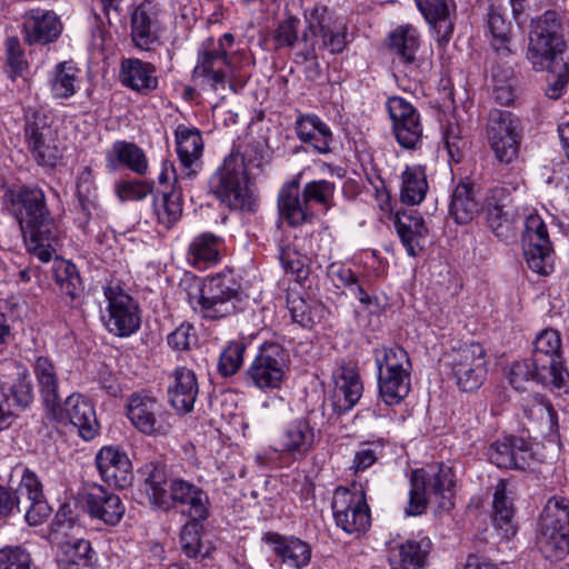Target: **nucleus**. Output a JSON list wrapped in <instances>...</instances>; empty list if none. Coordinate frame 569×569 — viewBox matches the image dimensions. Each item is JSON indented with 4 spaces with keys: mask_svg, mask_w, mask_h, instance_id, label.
I'll list each match as a JSON object with an SVG mask.
<instances>
[{
    "mask_svg": "<svg viewBox=\"0 0 569 569\" xmlns=\"http://www.w3.org/2000/svg\"><path fill=\"white\" fill-rule=\"evenodd\" d=\"M170 505L183 507L182 513L189 519L207 520L210 515L211 502L207 491L181 477L169 480L168 507Z\"/></svg>",
    "mask_w": 569,
    "mask_h": 569,
    "instance_id": "nucleus-17",
    "label": "nucleus"
},
{
    "mask_svg": "<svg viewBox=\"0 0 569 569\" xmlns=\"http://www.w3.org/2000/svg\"><path fill=\"white\" fill-rule=\"evenodd\" d=\"M546 69L555 78L549 83L546 93L551 99H558L569 82V58L550 61Z\"/></svg>",
    "mask_w": 569,
    "mask_h": 569,
    "instance_id": "nucleus-59",
    "label": "nucleus"
},
{
    "mask_svg": "<svg viewBox=\"0 0 569 569\" xmlns=\"http://www.w3.org/2000/svg\"><path fill=\"white\" fill-rule=\"evenodd\" d=\"M295 132L301 142L319 154L332 152L333 133L319 116L299 112L295 121Z\"/></svg>",
    "mask_w": 569,
    "mask_h": 569,
    "instance_id": "nucleus-30",
    "label": "nucleus"
},
{
    "mask_svg": "<svg viewBox=\"0 0 569 569\" xmlns=\"http://www.w3.org/2000/svg\"><path fill=\"white\" fill-rule=\"evenodd\" d=\"M551 356L561 358V338L558 331L543 330L533 342L531 357Z\"/></svg>",
    "mask_w": 569,
    "mask_h": 569,
    "instance_id": "nucleus-62",
    "label": "nucleus"
},
{
    "mask_svg": "<svg viewBox=\"0 0 569 569\" xmlns=\"http://www.w3.org/2000/svg\"><path fill=\"white\" fill-rule=\"evenodd\" d=\"M492 525L502 539H511L518 532L513 502L507 495V485L500 480L495 487L491 510Z\"/></svg>",
    "mask_w": 569,
    "mask_h": 569,
    "instance_id": "nucleus-37",
    "label": "nucleus"
},
{
    "mask_svg": "<svg viewBox=\"0 0 569 569\" xmlns=\"http://www.w3.org/2000/svg\"><path fill=\"white\" fill-rule=\"evenodd\" d=\"M451 378L462 391H475L485 381L488 368L486 351L480 343L465 345L449 353Z\"/></svg>",
    "mask_w": 569,
    "mask_h": 569,
    "instance_id": "nucleus-13",
    "label": "nucleus"
},
{
    "mask_svg": "<svg viewBox=\"0 0 569 569\" xmlns=\"http://www.w3.org/2000/svg\"><path fill=\"white\" fill-rule=\"evenodd\" d=\"M520 122L509 111L493 109L489 113L487 138L496 158L506 164L518 158L521 134Z\"/></svg>",
    "mask_w": 569,
    "mask_h": 569,
    "instance_id": "nucleus-12",
    "label": "nucleus"
},
{
    "mask_svg": "<svg viewBox=\"0 0 569 569\" xmlns=\"http://www.w3.org/2000/svg\"><path fill=\"white\" fill-rule=\"evenodd\" d=\"M119 81L123 87L142 96H148L159 84L156 66L139 58H122Z\"/></svg>",
    "mask_w": 569,
    "mask_h": 569,
    "instance_id": "nucleus-29",
    "label": "nucleus"
},
{
    "mask_svg": "<svg viewBox=\"0 0 569 569\" xmlns=\"http://www.w3.org/2000/svg\"><path fill=\"white\" fill-rule=\"evenodd\" d=\"M395 227L407 253L417 257L422 251L428 234L423 217L412 210L398 212Z\"/></svg>",
    "mask_w": 569,
    "mask_h": 569,
    "instance_id": "nucleus-36",
    "label": "nucleus"
},
{
    "mask_svg": "<svg viewBox=\"0 0 569 569\" xmlns=\"http://www.w3.org/2000/svg\"><path fill=\"white\" fill-rule=\"evenodd\" d=\"M161 24L158 10L150 1L141 2L131 13L130 37L140 50H150L160 39Z\"/></svg>",
    "mask_w": 569,
    "mask_h": 569,
    "instance_id": "nucleus-28",
    "label": "nucleus"
},
{
    "mask_svg": "<svg viewBox=\"0 0 569 569\" xmlns=\"http://www.w3.org/2000/svg\"><path fill=\"white\" fill-rule=\"evenodd\" d=\"M81 83V70L72 61L57 63L48 74L51 97L66 100L73 97Z\"/></svg>",
    "mask_w": 569,
    "mask_h": 569,
    "instance_id": "nucleus-40",
    "label": "nucleus"
},
{
    "mask_svg": "<svg viewBox=\"0 0 569 569\" xmlns=\"http://www.w3.org/2000/svg\"><path fill=\"white\" fill-rule=\"evenodd\" d=\"M419 46V32L411 24L399 26L389 34V49L397 56L405 74L413 81L422 79V61L417 58Z\"/></svg>",
    "mask_w": 569,
    "mask_h": 569,
    "instance_id": "nucleus-20",
    "label": "nucleus"
},
{
    "mask_svg": "<svg viewBox=\"0 0 569 569\" xmlns=\"http://www.w3.org/2000/svg\"><path fill=\"white\" fill-rule=\"evenodd\" d=\"M373 355L378 373L406 372L412 369L407 351L399 346L376 348Z\"/></svg>",
    "mask_w": 569,
    "mask_h": 569,
    "instance_id": "nucleus-52",
    "label": "nucleus"
},
{
    "mask_svg": "<svg viewBox=\"0 0 569 569\" xmlns=\"http://www.w3.org/2000/svg\"><path fill=\"white\" fill-rule=\"evenodd\" d=\"M455 473L445 463H432L412 470L410 476L408 516H420L427 506L449 510L453 506Z\"/></svg>",
    "mask_w": 569,
    "mask_h": 569,
    "instance_id": "nucleus-3",
    "label": "nucleus"
},
{
    "mask_svg": "<svg viewBox=\"0 0 569 569\" xmlns=\"http://www.w3.org/2000/svg\"><path fill=\"white\" fill-rule=\"evenodd\" d=\"M88 515L108 526L118 525L124 516L126 507L118 495L100 485H93L83 495Z\"/></svg>",
    "mask_w": 569,
    "mask_h": 569,
    "instance_id": "nucleus-23",
    "label": "nucleus"
},
{
    "mask_svg": "<svg viewBox=\"0 0 569 569\" xmlns=\"http://www.w3.org/2000/svg\"><path fill=\"white\" fill-rule=\"evenodd\" d=\"M7 209L19 224L27 251L49 262L59 244V229L39 187L22 186L4 194Z\"/></svg>",
    "mask_w": 569,
    "mask_h": 569,
    "instance_id": "nucleus-1",
    "label": "nucleus"
},
{
    "mask_svg": "<svg viewBox=\"0 0 569 569\" xmlns=\"http://www.w3.org/2000/svg\"><path fill=\"white\" fill-rule=\"evenodd\" d=\"M481 210V200L469 181H461L451 194L449 213L458 224L472 221Z\"/></svg>",
    "mask_w": 569,
    "mask_h": 569,
    "instance_id": "nucleus-42",
    "label": "nucleus"
},
{
    "mask_svg": "<svg viewBox=\"0 0 569 569\" xmlns=\"http://www.w3.org/2000/svg\"><path fill=\"white\" fill-rule=\"evenodd\" d=\"M153 191V183L148 181H120L114 186V192L121 202L141 201Z\"/></svg>",
    "mask_w": 569,
    "mask_h": 569,
    "instance_id": "nucleus-60",
    "label": "nucleus"
},
{
    "mask_svg": "<svg viewBox=\"0 0 569 569\" xmlns=\"http://www.w3.org/2000/svg\"><path fill=\"white\" fill-rule=\"evenodd\" d=\"M139 473L143 478V488L151 505L167 509L169 483L167 485L166 467L161 462L144 463Z\"/></svg>",
    "mask_w": 569,
    "mask_h": 569,
    "instance_id": "nucleus-43",
    "label": "nucleus"
},
{
    "mask_svg": "<svg viewBox=\"0 0 569 569\" xmlns=\"http://www.w3.org/2000/svg\"><path fill=\"white\" fill-rule=\"evenodd\" d=\"M152 209L157 224L169 230L182 216V196L176 190L164 192L154 197Z\"/></svg>",
    "mask_w": 569,
    "mask_h": 569,
    "instance_id": "nucleus-51",
    "label": "nucleus"
},
{
    "mask_svg": "<svg viewBox=\"0 0 569 569\" xmlns=\"http://www.w3.org/2000/svg\"><path fill=\"white\" fill-rule=\"evenodd\" d=\"M411 371L378 373L379 396L387 406H396L410 392Z\"/></svg>",
    "mask_w": 569,
    "mask_h": 569,
    "instance_id": "nucleus-49",
    "label": "nucleus"
},
{
    "mask_svg": "<svg viewBox=\"0 0 569 569\" xmlns=\"http://www.w3.org/2000/svg\"><path fill=\"white\" fill-rule=\"evenodd\" d=\"M397 142L405 149H417L422 142L423 127L421 117L416 116L391 126Z\"/></svg>",
    "mask_w": 569,
    "mask_h": 569,
    "instance_id": "nucleus-55",
    "label": "nucleus"
},
{
    "mask_svg": "<svg viewBox=\"0 0 569 569\" xmlns=\"http://www.w3.org/2000/svg\"><path fill=\"white\" fill-rule=\"evenodd\" d=\"M104 162L108 172H117L120 168H126L138 176H144L149 169L143 149L126 140H116L106 150Z\"/></svg>",
    "mask_w": 569,
    "mask_h": 569,
    "instance_id": "nucleus-31",
    "label": "nucleus"
},
{
    "mask_svg": "<svg viewBox=\"0 0 569 569\" xmlns=\"http://www.w3.org/2000/svg\"><path fill=\"white\" fill-rule=\"evenodd\" d=\"M442 142L449 159L460 162L463 158L467 140L457 122H448L442 129Z\"/></svg>",
    "mask_w": 569,
    "mask_h": 569,
    "instance_id": "nucleus-57",
    "label": "nucleus"
},
{
    "mask_svg": "<svg viewBox=\"0 0 569 569\" xmlns=\"http://www.w3.org/2000/svg\"><path fill=\"white\" fill-rule=\"evenodd\" d=\"M522 246L528 268L533 272L547 276L553 269V250L547 224L537 213L526 218Z\"/></svg>",
    "mask_w": 569,
    "mask_h": 569,
    "instance_id": "nucleus-14",
    "label": "nucleus"
},
{
    "mask_svg": "<svg viewBox=\"0 0 569 569\" xmlns=\"http://www.w3.org/2000/svg\"><path fill=\"white\" fill-rule=\"evenodd\" d=\"M383 446L380 442H363L355 452L351 469L356 475L370 468L382 453Z\"/></svg>",
    "mask_w": 569,
    "mask_h": 569,
    "instance_id": "nucleus-64",
    "label": "nucleus"
},
{
    "mask_svg": "<svg viewBox=\"0 0 569 569\" xmlns=\"http://www.w3.org/2000/svg\"><path fill=\"white\" fill-rule=\"evenodd\" d=\"M77 198L81 209L80 216L77 218L81 227H86L91 219V211L98 206L97 187L94 182V173L90 167L80 169L77 176Z\"/></svg>",
    "mask_w": 569,
    "mask_h": 569,
    "instance_id": "nucleus-48",
    "label": "nucleus"
},
{
    "mask_svg": "<svg viewBox=\"0 0 569 569\" xmlns=\"http://www.w3.org/2000/svg\"><path fill=\"white\" fill-rule=\"evenodd\" d=\"M315 430L306 418H297L290 421L280 436L282 451L290 456L305 457L313 448Z\"/></svg>",
    "mask_w": 569,
    "mask_h": 569,
    "instance_id": "nucleus-38",
    "label": "nucleus"
},
{
    "mask_svg": "<svg viewBox=\"0 0 569 569\" xmlns=\"http://www.w3.org/2000/svg\"><path fill=\"white\" fill-rule=\"evenodd\" d=\"M301 192L309 206L313 202L329 210L333 206L336 186L325 179L312 180L303 186Z\"/></svg>",
    "mask_w": 569,
    "mask_h": 569,
    "instance_id": "nucleus-56",
    "label": "nucleus"
},
{
    "mask_svg": "<svg viewBox=\"0 0 569 569\" xmlns=\"http://www.w3.org/2000/svg\"><path fill=\"white\" fill-rule=\"evenodd\" d=\"M246 349L247 345L242 340H232L228 342L219 357V375L224 378L236 375L243 363Z\"/></svg>",
    "mask_w": 569,
    "mask_h": 569,
    "instance_id": "nucleus-54",
    "label": "nucleus"
},
{
    "mask_svg": "<svg viewBox=\"0 0 569 569\" xmlns=\"http://www.w3.org/2000/svg\"><path fill=\"white\" fill-rule=\"evenodd\" d=\"M223 247L221 237L202 232L192 238L188 246L187 259L197 269H207L220 260Z\"/></svg>",
    "mask_w": 569,
    "mask_h": 569,
    "instance_id": "nucleus-41",
    "label": "nucleus"
},
{
    "mask_svg": "<svg viewBox=\"0 0 569 569\" xmlns=\"http://www.w3.org/2000/svg\"><path fill=\"white\" fill-rule=\"evenodd\" d=\"M428 181L421 166H407L401 173L400 200L408 206L421 203L428 191Z\"/></svg>",
    "mask_w": 569,
    "mask_h": 569,
    "instance_id": "nucleus-47",
    "label": "nucleus"
},
{
    "mask_svg": "<svg viewBox=\"0 0 569 569\" xmlns=\"http://www.w3.org/2000/svg\"><path fill=\"white\" fill-rule=\"evenodd\" d=\"M331 509L337 527L348 535L360 537L371 526L370 508L362 489L338 487L332 496Z\"/></svg>",
    "mask_w": 569,
    "mask_h": 569,
    "instance_id": "nucleus-9",
    "label": "nucleus"
},
{
    "mask_svg": "<svg viewBox=\"0 0 569 569\" xmlns=\"http://www.w3.org/2000/svg\"><path fill=\"white\" fill-rule=\"evenodd\" d=\"M526 58L536 71L545 70L550 61L569 58L565 52L561 14L547 10L530 22Z\"/></svg>",
    "mask_w": 569,
    "mask_h": 569,
    "instance_id": "nucleus-6",
    "label": "nucleus"
},
{
    "mask_svg": "<svg viewBox=\"0 0 569 569\" xmlns=\"http://www.w3.org/2000/svg\"><path fill=\"white\" fill-rule=\"evenodd\" d=\"M63 26L51 10L31 9L23 16L22 34L29 46H46L54 42L62 33Z\"/></svg>",
    "mask_w": 569,
    "mask_h": 569,
    "instance_id": "nucleus-21",
    "label": "nucleus"
},
{
    "mask_svg": "<svg viewBox=\"0 0 569 569\" xmlns=\"http://www.w3.org/2000/svg\"><path fill=\"white\" fill-rule=\"evenodd\" d=\"M40 396L47 411L59 397V379L53 362L47 357H38L33 365Z\"/></svg>",
    "mask_w": 569,
    "mask_h": 569,
    "instance_id": "nucleus-46",
    "label": "nucleus"
},
{
    "mask_svg": "<svg viewBox=\"0 0 569 569\" xmlns=\"http://www.w3.org/2000/svg\"><path fill=\"white\" fill-rule=\"evenodd\" d=\"M204 520L189 519L184 523L180 532V545L182 551L188 557H196L200 550L201 540L200 531L202 529V522Z\"/></svg>",
    "mask_w": 569,
    "mask_h": 569,
    "instance_id": "nucleus-63",
    "label": "nucleus"
},
{
    "mask_svg": "<svg viewBox=\"0 0 569 569\" xmlns=\"http://www.w3.org/2000/svg\"><path fill=\"white\" fill-rule=\"evenodd\" d=\"M249 77L237 72L230 54H224L212 43V38L206 39L197 51V62L191 71L192 89L204 93H216L227 86L233 92L241 90Z\"/></svg>",
    "mask_w": 569,
    "mask_h": 569,
    "instance_id": "nucleus-4",
    "label": "nucleus"
},
{
    "mask_svg": "<svg viewBox=\"0 0 569 569\" xmlns=\"http://www.w3.org/2000/svg\"><path fill=\"white\" fill-rule=\"evenodd\" d=\"M94 460L99 475L106 483L120 489L131 483L132 465L128 455L119 447H102Z\"/></svg>",
    "mask_w": 569,
    "mask_h": 569,
    "instance_id": "nucleus-22",
    "label": "nucleus"
},
{
    "mask_svg": "<svg viewBox=\"0 0 569 569\" xmlns=\"http://www.w3.org/2000/svg\"><path fill=\"white\" fill-rule=\"evenodd\" d=\"M540 552L550 561L563 559L569 553V499L550 497L540 515L537 531Z\"/></svg>",
    "mask_w": 569,
    "mask_h": 569,
    "instance_id": "nucleus-7",
    "label": "nucleus"
},
{
    "mask_svg": "<svg viewBox=\"0 0 569 569\" xmlns=\"http://www.w3.org/2000/svg\"><path fill=\"white\" fill-rule=\"evenodd\" d=\"M277 202L280 218L292 227L301 226L313 217V211L299 191L297 182L282 186Z\"/></svg>",
    "mask_w": 569,
    "mask_h": 569,
    "instance_id": "nucleus-34",
    "label": "nucleus"
},
{
    "mask_svg": "<svg viewBox=\"0 0 569 569\" xmlns=\"http://www.w3.org/2000/svg\"><path fill=\"white\" fill-rule=\"evenodd\" d=\"M174 140L177 153L183 167L181 179L192 180L200 169L204 148L201 131L196 127L180 123L174 130Z\"/></svg>",
    "mask_w": 569,
    "mask_h": 569,
    "instance_id": "nucleus-27",
    "label": "nucleus"
},
{
    "mask_svg": "<svg viewBox=\"0 0 569 569\" xmlns=\"http://www.w3.org/2000/svg\"><path fill=\"white\" fill-rule=\"evenodd\" d=\"M489 460L499 468L526 470L535 462L529 445L518 437L497 440L488 449Z\"/></svg>",
    "mask_w": 569,
    "mask_h": 569,
    "instance_id": "nucleus-26",
    "label": "nucleus"
},
{
    "mask_svg": "<svg viewBox=\"0 0 569 569\" xmlns=\"http://www.w3.org/2000/svg\"><path fill=\"white\" fill-rule=\"evenodd\" d=\"M289 355L278 343H266L259 348L244 372L249 386L260 390L279 389L289 371Z\"/></svg>",
    "mask_w": 569,
    "mask_h": 569,
    "instance_id": "nucleus-8",
    "label": "nucleus"
},
{
    "mask_svg": "<svg viewBox=\"0 0 569 569\" xmlns=\"http://www.w3.org/2000/svg\"><path fill=\"white\" fill-rule=\"evenodd\" d=\"M331 274L337 277L342 286L348 287L350 293L361 303L366 306L371 303L370 296L363 290L362 286L359 283L357 274L350 268L345 266H332Z\"/></svg>",
    "mask_w": 569,
    "mask_h": 569,
    "instance_id": "nucleus-61",
    "label": "nucleus"
},
{
    "mask_svg": "<svg viewBox=\"0 0 569 569\" xmlns=\"http://www.w3.org/2000/svg\"><path fill=\"white\" fill-rule=\"evenodd\" d=\"M46 412V418L59 425L71 423L84 440H92L100 430L93 405L82 395L72 393L63 403L56 401Z\"/></svg>",
    "mask_w": 569,
    "mask_h": 569,
    "instance_id": "nucleus-11",
    "label": "nucleus"
},
{
    "mask_svg": "<svg viewBox=\"0 0 569 569\" xmlns=\"http://www.w3.org/2000/svg\"><path fill=\"white\" fill-rule=\"evenodd\" d=\"M417 8L436 34L437 41L447 44L455 31L457 6L455 0H415Z\"/></svg>",
    "mask_w": 569,
    "mask_h": 569,
    "instance_id": "nucleus-25",
    "label": "nucleus"
},
{
    "mask_svg": "<svg viewBox=\"0 0 569 569\" xmlns=\"http://www.w3.org/2000/svg\"><path fill=\"white\" fill-rule=\"evenodd\" d=\"M525 413L529 419L545 422L549 431H556L558 429L557 411L550 401L543 397H535L531 403L525 408Z\"/></svg>",
    "mask_w": 569,
    "mask_h": 569,
    "instance_id": "nucleus-58",
    "label": "nucleus"
},
{
    "mask_svg": "<svg viewBox=\"0 0 569 569\" xmlns=\"http://www.w3.org/2000/svg\"><path fill=\"white\" fill-rule=\"evenodd\" d=\"M240 296V279L229 269L207 278L199 293H188L191 308L209 320H219L234 315Z\"/></svg>",
    "mask_w": 569,
    "mask_h": 569,
    "instance_id": "nucleus-5",
    "label": "nucleus"
},
{
    "mask_svg": "<svg viewBox=\"0 0 569 569\" xmlns=\"http://www.w3.org/2000/svg\"><path fill=\"white\" fill-rule=\"evenodd\" d=\"M171 406L181 413L193 409L199 393V386L193 370L179 367L172 373V382L168 389Z\"/></svg>",
    "mask_w": 569,
    "mask_h": 569,
    "instance_id": "nucleus-35",
    "label": "nucleus"
},
{
    "mask_svg": "<svg viewBox=\"0 0 569 569\" xmlns=\"http://www.w3.org/2000/svg\"><path fill=\"white\" fill-rule=\"evenodd\" d=\"M307 30L320 39L318 49H326L331 54L341 53L347 47V29L338 23L323 6H316L305 14ZM317 58V43H311L306 59Z\"/></svg>",
    "mask_w": 569,
    "mask_h": 569,
    "instance_id": "nucleus-15",
    "label": "nucleus"
},
{
    "mask_svg": "<svg viewBox=\"0 0 569 569\" xmlns=\"http://www.w3.org/2000/svg\"><path fill=\"white\" fill-rule=\"evenodd\" d=\"M24 139L39 166L54 167L61 159L62 153L56 143L53 130L44 117L34 114L32 120L27 121Z\"/></svg>",
    "mask_w": 569,
    "mask_h": 569,
    "instance_id": "nucleus-18",
    "label": "nucleus"
},
{
    "mask_svg": "<svg viewBox=\"0 0 569 569\" xmlns=\"http://www.w3.org/2000/svg\"><path fill=\"white\" fill-rule=\"evenodd\" d=\"M335 390L332 396L333 410L343 413L351 410L360 400L363 385L357 365L343 362L333 373Z\"/></svg>",
    "mask_w": 569,
    "mask_h": 569,
    "instance_id": "nucleus-24",
    "label": "nucleus"
},
{
    "mask_svg": "<svg viewBox=\"0 0 569 569\" xmlns=\"http://www.w3.org/2000/svg\"><path fill=\"white\" fill-rule=\"evenodd\" d=\"M32 400V385L27 375L19 376L8 389L0 386V432L11 426L17 409L28 407Z\"/></svg>",
    "mask_w": 569,
    "mask_h": 569,
    "instance_id": "nucleus-32",
    "label": "nucleus"
},
{
    "mask_svg": "<svg viewBox=\"0 0 569 569\" xmlns=\"http://www.w3.org/2000/svg\"><path fill=\"white\" fill-rule=\"evenodd\" d=\"M536 375V382L551 389H561L566 386L569 373L563 366L561 358L551 356L530 357Z\"/></svg>",
    "mask_w": 569,
    "mask_h": 569,
    "instance_id": "nucleus-45",
    "label": "nucleus"
},
{
    "mask_svg": "<svg viewBox=\"0 0 569 569\" xmlns=\"http://www.w3.org/2000/svg\"><path fill=\"white\" fill-rule=\"evenodd\" d=\"M103 293L108 305L101 319L107 330L118 337H129L134 333L140 328L141 318L138 305L132 297L119 284L104 287Z\"/></svg>",
    "mask_w": 569,
    "mask_h": 569,
    "instance_id": "nucleus-10",
    "label": "nucleus"
},
{
    "mask_svg": "<svg viewBox=\"0 0 569 569\" xmlns=\"http://www.w3.org/2000/svg\"><path fill=\"white\" fill-rule=\"evenodd\" d=\"M262 151L256 144L232 149L209 179L210 192L232 210H252L254 198L249 188L253 170L262 171Z\"/></svg>",
    "mask_w": 569,
    "mask_h": 569,
    "instance_id": "nucleus-2",
    "label": "nucleus"
},
{
    "mask_svg": "<svg viewBox=\"0 0 569 569\" xmlns=\"http://www.w3.org/2000/svg\"><path fill=\"white\" fill-rule=\"evenodd\" d=\"M431 550L428 537H416L397 545L390 555L395 569H426Z\"/></svg>",
    "mask_w": 569,
    "mask_h": 569,
    "instance_id": "nucleus-39",
    "label": "nucleus"
},
{
    "mask_svg": "<svg viewBox=\"0 0 569 569\" xmlns=\"http://www.w3.org/2000/svg\"><path fill=\"white\" fill-rule=\"evenodd\" d=\"M487 23L491 36L490 44L497 56L500 58L510 57L513 53L511 48V23L495 8L490 9Z\"/></svg>",
    "mask_w": 569,
    "mask_h": 569,
    "instance_id": "nucleus-50",
    "label": "nucleus"
},
{
    "mask_svg": "<svg viewBox=\"0 0 569 569\" xmlns=\"http://www.w3.org/2000/svg\"><path fill=\"white\" fill-rule=\"evenodd\" d=\"M57 561L60 569H93L94 552L90 541L77 539L60 543Z\"/></svg>",
    "mask_w": 569,
    "mask_h": 569,
    "instance_id": "nucleus-44",
    "label": "nucleus"
},
{
    "mask_svg": "<svg viewBox=\"0 0 569 569\" xmlns=\"http://www.w3.org/2000/svg\"><path fill=\"white\" fill-rule=\"evenodd\" d=\"M126 409L128 419L139 432L147 436L167 432L168 413L156 397L134 392L128 397Z\"/></svg>",
    "mask_w": 569,
    "mask_h": 569,
    "instance_id": "nucleus-16",
    "label": "nucleus"
},
{
    "mask_svg": "<svg viewBox=\"0 0 569 569\" xmlns=\"http://www.w3.org/2000/svg\"><path fill=\"white\" fill-rule=\"evenodd\" d=\"M487 221L491 231L501 240L513 239L517 234V213L507 188L497 187L487 198Z\"/></svg>",
    "mask_w": 569,
    "mask_h": 569,
    "instance_id": "nucleus-19",
    "label": "nucleus"
},
{
    "mask_svg": "<svg viewBox=\"0 0 569 569\" xmlns=\"http://www.w3.org/2000/svg\"><path fill=\"white\" fill-rule=\"evenodd\" d=\"M279 260L284 272L290 274L295 281L301 283L309 277L308 259L296 248L289 244L280 246Z\"/></svg>",
    "mask_w": 569,
    "mask_h": 569,
    "instance_id": "nucleus-53",
    "label": "nucleus"
},
{
    "mask_svg": "<svg viewBox=\"0 0 569 569\" xmlns=\"http://www.w3.org/2000/svg\"><path fill=\"white\" fill-rule=\"evenodd\" d=\"M263 541L270 546L274 555L281 562L296 569L303 568L311 560L310 546L296 537H286L277 532H268L263 537Z\"/></svg>",
    "mask_w": 569,
    "mask_h": 569,
    "instance_id": "nucleus-33",
    "label": "nucleus"
}]
</instances>
